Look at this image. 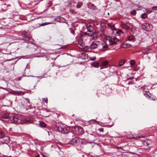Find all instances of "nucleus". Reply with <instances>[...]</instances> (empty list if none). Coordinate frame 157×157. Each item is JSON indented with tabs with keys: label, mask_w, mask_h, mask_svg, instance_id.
I'll list each match as a JSON object with an SVG mask.
<instances>
[{
	"label": "nucleus",
	"mask_w": 157,
	"mask_h": 157,
	"mask_svg": "<svg viewBox=\"0 0 157 157\" xmlns=\"http://www.w3.org/2000/svg\"><path fill=\"white\" fill-rule=\"evenodd\" d=\"M88 143L90 142H87L85 140L77 137L74 138L70 142L71 144L77 146H78L81 144L86 145Z\"/></svg>",
	"instance_id": "nucleus-1"
},
{
	"label": "nucleus",
	"mask_w": 157,
	"mask_h": 157,
	"mask_svg": "<svg viewBox=\"0 0 157 157\" xmlns=\"http://www.w3.org/2000/svg\"><path fill=\"white\" fill-rule=\"evenodd\" d=\"M10 117V120L11 123H16L19 119L18 115L17 114L12 113V115Z\"/></svg>",
	"instance_id": "nucleus-2"
},
{
	"label": "nucleus",
	"mask_w": 157,
	"mask_h": 157,
	"mask_svg": "<svg viewBox=\"0 0 157 157\" xmlns=\"http://www.w3.org/2000/svg\"><path fill=\"white\" fill-rule=\"evenodd\" d=\"M12 115V113H8L6 111L2 112L0 114V117L4 119H10V117Z\"/></svg>",
	"instance_id": "nucleus-3"
},
{
	"label": "nucleus",
	"mask_w": 157,
	"mask_h": 157,
	"mask_svg": "<svg viewBox=\"0 0 157 157\" xmlns=\"http://www.w3.org/2000/svg\"><path fill=\"white\" fill-rule=\"evenodd\" d=\"M142 28L144 30L147 31H150L152 30L151 25L146 23L142 25Z\"/></svg>",
	"instance_id": "nucleus-4"
},
{
	"label": "nucleus",
	"mask_w": 157,
	"mask_h": 157,
	"mask_svg": "<svg viewBox=\"0 0 157 157\" xmlns=\"http://www.w3.org/2000/svg\"><path fill=\"white\" fill-rule=\"evenodd\" d=\"M98 47L100 50L104 51L107 50L108 49L107 44L105 43H103L98 45Z\"/></svg>",
	"instance_id": "nucleus-5"
},
{
	"label": "nucleus",
	"mask_w": 157,
	"mask_h": 157,
	"mask_svg": "<svg viewBox=\"0 0 157 157\" xmlns=\"http://www.w3.org/2000/svg\"><path fill=\"white\" fill-rule=\"evenodd\" d=\"M10 90V93L15 96H22L24 94V93L22 91H16L11 89Z\"/></svg>",
	"instance_id": "nucleus-6"
},
{
	"label": "nucleus",
	"mask_w": 157,
	"mask_h": 157,
	"mask_svg": "<svg viewBox=\"0 0 157 157\" xmlns=\"http://www.w3.org/2000/svg\"><path fill=\"white\" fill-rule=\"evenodd\" d=\"M121 26L123 29L126 30H128L130 29L131 27L132 28V24L128 22H127L126 24H122Z\"/></svg>",
	"instance_id": "nucleus-7"
},
{
	"label": "nucleus",
	"mask_w": 157,
	"mask_h": 157,
	"mask_svg": "<svg viewBox=\"0 0 157 157\" xmlns=\"http://www.w3.org/2000/svg\"><path fill=\"white\" fill-rule=\"evenodd\" d=\"M107 25L112 30H114L116 31V33L117 34H119L121 32V31L120 30H116L114 28V25L113 24L108 23Z\"/></svg>",
	"instance_id": "nucleus-8"
},
{
	"label": "nucleus",
	"mask_w": 157,
	"mask_h": 157,
	"mask_svg": "<svg viewBox=\"0 0 157 157\" xmlns=\"http://www.w3.org/2000/svg\"><path fill=\"white\" fill-rule=\"evenodd\" d=\"M58 130L63 133H68V130L65 127H62L60 126L58 127Z\"/></svg>",
	"instance_id": "nucleus-9"
},
{
	"label": "nucleus",
	"mask_w": 157,
	"mask_h": 157,
	"mask_svg": "<svg viewBox=\"0 0 157 157\" xmlns=\"http://www.w3.org/2000/svg\"><path fill=\"white\" fill-rule=\"evenodd\" d=\"M88 8L90 9L93 10H96L97 9V7L94 4L89 2L87 4Z\"/></svg>",
	"instance_id": "nucleus-10"
},
{
	"label": "nucleus",
	"mask_w": 157,
	"mask_h": 157,
	"mask_svg": "<svg viewBox=\"0 0 157 157\" xmlns=\"http://www.w3.org/2000/svg\"><path fill=\"white\" fill-rule=\"evenodd\" d=\"M151 140H145L143 142V144L148 147H151Z\"/></svg>",
	"instance_id": "nucleus-11"
},
{
	"label": "nucleus",
	"mask_w": 157,
	"mask_h": 157,
	"mask_svg": "<svg viewBox=\"0 0 157 157\" xmlns=\"http://www.w3.org/2000/svg\"><path fill=\"white\" fill-rule=\"evenodd\" d=\"M86 28L88 32L93 33L94 30L93 26H92L90 24H88L87 25Z\"/></svg>",
	"instance_id": "nucleus-12"
},
{
	"label": "nucleus",
	"mask_w": 157,
	"mask_h": 157,
	"mask_svg": "<svg viewBox=\"0 0 157 157\" xmlns=\"http://www.w3.org/2000/svg\"><path fill=\"white\" fill-rule=\"evenodd\" d=\"M108 67V62L107 61H104L102 63V66L101 67V69L104 68H107Z\"/></svg>",
	"instance_id": "nucleus-13"
},
{
	"label": "nucleus",
	"mask_w": 157,
	"mask_h": 157,
	"mask_svg": "<svg viewBox=\"0 0 157 157\" xmlns=\"http://www.w3.org/2000/svg\"><path fill=\"white\" fill-rule=\"evenodd\" d=\"M79 57L83 59H86L88 57V55L85 53H82L79 54Z\"/></svg>",
	"instance_id": "nucleus-14"
},
{
	"label": "nucleus",
	"mask_w": 157,
	"mask_h": 157,
	"mask_svg": "<svg viewBox=\"0 0 157 157\" xmlns=\"http://www.w3.org/2000/svg\"><path fill=\"white\" fill-rule=\"evenodd\" d=\"M98 45L95 43H93L90 46V48L91 49H94L98 47Z\"/></svg>",
	"instance_id": "nucleus-15"
},
{
	"label": "nucleus",
	"mask_w": 157,
	"mask_h": 157,
	"mask_svg": "<svg viewBox=\"0 0 157 157\" xmlns=\"http://www.w3.org/2000/svg\"><path fill=\"white\" fill-rule=\"evenodd\" d=\"M151 51V50L150 48H147L143 52V53L144 54H147L150 53Z\"/></svg>",
	"instance_id": "nucleus-16"
},
{
	"label": "nucleus",
	"mask_w": 157,
	"mask_h": 157,
	"mask_svg": "<svg viewBox=\"0 0 157 157\" xmlns=\"http://www.w3.org/2000/svg\"><path fill=\"white\" fill-rule=\"evenodd\" d=\"M92 66L94 67L98 68L99 67V63L98 62H95L91 64Z\"/></svg>",
	"instance_id": "nucleus-17"
},
{
	"label": "nucleus",
	"mask_w": 157,
	"mask_h": 157,
	"mask_svg": "<svg viewBox=\"0 0 157 157\" xmlns=\"http://www.w3.org/2000/svg\"><path fill=\"white\" fill-rule=\"evenodd\" d=\"M6 102L7 104V105H5V106H10L12 105V102L10 100H6Z\"/></svg>",
	"instance_id": "nucleus-18"
},
{
	"label": "nucleus",
	"mask_w": 157,
	"mask_h": 157,
	"mask_svg": "<svg viewBox=\"0 0 157 157\" xmlns=\"http://www.w3.org/2000/svg\"><path fill=\"white\" fill-rule=\"evenodd\" d=\"M143 94L145 95L147 98H149L150 99L152 100V99L151 98V97L150 96L148 95L147 94L146 91H143Z\"/></svg>",
	"instance_id": "nucleus-19"
},
{
	"label": "nucleus",
	"mask_w": 157,
	"mask_h": 157,
	"mask_svg": "<svg viewBox=\"0 0 157 157\" xmlns=\"http://www.w3.org/2000/svg\"><path fill=\"white\" fill-rule=\"evenodd\" d=\"M114 39L113 38H111L109 40V42L110 45H112L113 44H115L114 42Z\"/></svg>",
	"instance_id": "nucleus-20"
},
{
	"label": "nucleus",
	"mask_w": 157,
	"mask_h": 157,
	"mask_svg": "<svg viewBox=\"0 0 157 157\" xmlns=\"http://www.w3.org/2000/svg\"><path fill=\"white\" fill-rule=\"evenodd\" d=\"M46 125V124L43 122H40L39 124V126L41 127H45Z\"/></svg>",
	"instance_id": "nucleus-21"
},
{
	"label": "nucleus",
	"mask_w": 157,
	"mask_h": 157,
	"mask_svg": "<svg viewBox=\"0 0 157 157\" xmlns=\"http://www.w3.org/2000/svg\"><path fill=\"white\" fill-rule=\"evenodd\" d=\"M147 17V13H144L141 15V18L143 19H145Z\"/></svg>",
	"instance_id": "nucleus-22"
},
{
	"label": "nucleus",
	"mask_w": 157,
	"mask_h": 157,
	"mask_svg": "<svg viewBox=\"0 0 157 157\" xmlns=\"http://www.w3.org/2000/svg\"><path fill=\"white\" fill-rule=\"evenodd\" d=\"M134 39V36L133 35H131L128 37V40L130 41H133Z\"/></svg>",
	"instance_id": "nucleus-23"
},
{
	"label": "nucleus",
	"mask_w": 157,
	"mask_h": 157,
	"mask_svg": "<svg viewBox=\"0 0 157 157\" xmlns=\"http://www.w3.org/2000/svg\"><path fill=\"white\" fill-rule=\"evenodd\" d=\"M82 6V2H78L76 5V7L78 8H80Z\"/></svg>",
	"instance_id": "nucleus-24"
},
{
	"label": "nucleus",
	"mask_w": 157,
	"mask_h": 157,
	"mask_svg": "<svg viewBox=\"0 0 157 157\" xmlns=\"http://www.w3.org/2000/svg\"><path fill=\"white\" fill-rule=\"evenodd\" d=\"M5 136V135L4 132L2 131H0V138H2Z\"/></svg>",
	"instance_id": "nucleus-25"
},
{
	"label": "nucleus",
	"mask_w": 157,
	"mask_h": 157,
	"mask_svg": "<svg viewBox=\"0 0 157 157\" xmlns=\"http://www.w3.org/2000/svg\"><path fill=\"white\" fill-rule=\"evenodd\" d=\"M124 61L123 60H121V61H120L118 63V65L119 66H122L124 65Z\"/></svg>",
	"instance_id": "nucleus-26"
},
{
	"label": "nucleus",
	"mask_w": 157,
	"mask_h": 157,
	"mask_svg": "<svg viewBox=\"0 0 157 157\" xmlns=\"http://www.w3.org/2000/svg\"><path fill=\"white\" fill-rule=\"evenodd\" d=\"M24 76H26L24 75H22V76H21L20 77H18L17 78H16L15 80L16 81H20V80H21V78L23 77H24Z\"/></svg>",
	"instance_id": "nucleus-27"
},
{
	"label": "nucleus",
	"mask_w": 157,
	"mask_h": 157,
	"mask_svg": "<svg viewBox=\"0 0 157 157\" xmlns=\"http://www.w3.org/2000/svg\"><path fill=\"white\" fill-rule=\"evenodd\" d=\"M52 23L50 22H45L41 24L40 25V26H44L46 25L51 24Z\"/></svg>",
	"instance_id": "nucleus-28"
},
{
	"label": "nucleus",
	"mask_w": 157,
	"mask_h": 157,
	"mask_svg": "<svg viewBox=\"0 0 157 157\" xmlns=\"http://www.w3.org/2000/svg\"><path fill=\"white\" fill-rule=\"evenodd\" d=\"M69 30L70 32L71 33V34H72L73 35H74L75 33V32L74 30L71 28H69Z\"/></svg>",
	"instance_id": "nucleus-29"
},
{
	"label": "nucleus",
	"mask_w": 157,
	"mask_h": 157,
	"mask_svg": "<svg viewBox=\"0 0 157 157\" xmlns=\"http://www.w3.org/2000/svg\"><path fill=\"white\" fill-rule=\"evenodd\" d=\"M131 14L133 15H135L136 14V10H132L130 13Z\"/></svg>",
	"instance_id": "nucleus-30"
},
{
	"label": "nucleus",
	"mask_w": 157,
	"mask_h": 157,
	"mask_svg": "<svg viewBox=\"0 0 157 157\" xmlns=\"http://www.w3.org/2000/svg\"><path fill=\"white\" fill-rule=\"evenodd\" d=\"M113 38L114 39V42L115 44H116V43L119 41V39L115 37Z\"/></svg>",
	"instance_id": "nucleus-31"
},
{
	"label": "nucleus",
	"mask_w": 157,
	"mask_h": 157,
	"mask_svg": "<svg viewBox=\"0 0 157 157\" xmlns=\"http://www.w3.org/2000/svg\"><path fill=\"white\" fill-rule=\"evenodd\" d=\"M99 33V31L98 30H94V31H93V35H94V34H97V33Z\"/></svg>",
	"instance_id": "nucleus-32"
},
{
	"label": "nucleus",
	"mask_w": 157,
	"mask_h": 157,
	"mask_svg": "<svg viewBox=\"0 0 157 157\" xmlns=\"http://www.w3.org/2000/svg\"><path fill=\"white\" fill-rule=\"evenodd\" d=\"M130 63L131 65L133 66L135 64V62L134 60H132L130 61Z\"/></svg>",
	"instance_id": "nucleus-33"
},
{
	"label": "nucleus",
	"mask_w": 157,
	"mask_h": 157,
	"mask_svg": "<svg viewBox=\"0 0 157 157\" xmlns=\"http://www.w3.org/2000/svg\"><path fill=\"white\" fill-rule=\"evenodd\" d=\"M96 57L95 56L93 57H91L90 58V60L92 61H94L96 59Z\"/></svg>",
	"instance_id": "nucleus-34"
},
{
	"label": "nucleus",
	"mask_w": 157,
	"mask_h": 157,
	"mask_svg": "<svg viewBox=\"0 0 157 157\" xmlns=\"http://www.w3.org/2000/svg\"><path fill=\"white\" fill-rule=\"evenodd\" d=\"M146 12L148 14L152 12V11L149 9H147L146 10Z\"/></svg>",
	"instance_id": "nucleus-35"
},
{
	"label": "nucleus",
	"mask_w": 157,
	"mask_h": 157,
	"mask_svg": "<svg viewBox=\"0 0 157 157\" xmlns=\"http://www.w3.org/2000/svg\"><path fill=\"white\" fill-rule=\"evenodd\" d=\"M132 149H133L135 152L137 151L138 149L136 146H133L132 147Z\"/></svg>",
	"instance_id": "nucleus-36"
},
{
	"label": "nucleus",
	"mask_w": 157,
	"mask_h": 157,
	"mask_svg": "<svg viewBox=\"0 0 157 157\" xmlns=\"http://www.w3.org/2000/svg\"><path fill=\"white\" fill-rule=\"evenodd\" d=\"M105 29V27L104 25L101 26V30L103 31Z\"/></svg>",
	"instance_id": "nucleus-37"
},
{
	"label": "nucleus",
	"mask_w": 157,
	"mask_h": 157,
	"mask_svg": "<svg viewBox=\"0 0 157 157\" xmlns=\"http://www.w3.org/2000/svg\"><path fill=\"white\" fill-rule=\"evenodd\" d=\"M129 154L132 155H136L137 154L136 152H130Z\"/></svg>",
	"instance_id": "nucleus-38"
},
{
	"label": "nucleus",
	"mask_w": 157,
	"mask_h": 157,
	"mask_svg": "<svg viewBox=\"0 0 157 157\" xmlns=\"http://www.w3.org/2000/svg\"><path fill=\"white\" fill-rule=\"evenodd\" d=\"M152 9L154 10H157V6H154L152 7Z\"/></svg>",
	"instance_id": "nucleus-39"
},
{
	"label": "nucleus",
	"mask_w": 157,
	"mask_h": 157,
	"mask_svg": "<svg viewBox=\"0 0 157 157\" xmlns=\"http://www.w3.org/2000/svg\"><path fill=\"white\" fill-rule=\"evenodd\" d=\"M94 121V122H97V123H98L99 122L98 121H97L95 120H94V119H93V120H90L89 122L90 123V124H91V121Z\"/></svg>",
	"instance_id": "nucleus-40"
},
{
	"label": "nucleus",
	"mask_w": 157,
	"mask_h": 157,
	"mask_svg": "<svg viewBox=\"0 0 157 157\" xmlns=\"http://www.w3.org/2000/svg\"><path fill=\"white\" fill-rule=\"evenodd\" d=\"M69 11L72 14L74 12V10L72 9H71L69 10Z\"/></svg>",
	"instance_id": "nucleus-41"
},
{
	"label": "nucleus",
	"mask_w": 157,
	"mask_h": 157,
	"mask_svg": "<svg viewBox=\"0 0 157 157\" xmlns=\"http://www.w3.org/2000/svg\"><path fill=\"white\" fill-rule=\"evenodd\" d=\"M145 58H146V59H147L148 60V62L149 61V60L150 59V57H149L148 56H146Z\"/></svg>",
	"instance_id": "nucleus-42"
},
{
	"label": "nucleus",
	"mask_w": 157,
	"mask_h": 157,
	"mask_svg": "<svg viewBox=\"0 0 157 157\" xmlns=\"http://www.w3.org/2000/svg\"><path fill=\"white\" fill-rule=\"evenodd\" d=\"M78 129L80 130V131L81 132V133L82 132L83 129L81 127H79L78 128Z\"/></svg>",
	"instance_id": "nucleus-43"
},
{
	"label": "nucleus",
	"mask_w": 157,
	"mask_h": 157,
	"mask_svg": "<svg viewBox=\"0 0 157 157\" xmlns=\"http://www.w3.org/2000/svg\"><path fill=\"white\" fill-rule=\"evenodd\" d=\"M43 99V100H44V101L46 103H47V102H48L47 98H44V99Z\"/></svg>",
	"instance_id": "nucleus-44"
},
{
	"label": "nucleus",
	"mask_w": 157,
	"mask_h": 157,
	"mask_svg": "<svg viewBox=\"0 0 157 157\" xmlns=\"http://www.w3.org/2000/svg\"><path fill=\"white\" fill-rule=\"evenodd\" d=\"M93 35V33H87L86 35L90 36H91Z\"/></svg>",
	"instance_id": "nucleus-45"
},
{
	"label": "nucleus",
	"mask_w": 157,
	"mask_h": 157,
	"mask_svg": "<svg viewBox=\"0 0 157 157\" xmlns=\"http://www.w3.org/2000/svg\"><path fill=\"white\" fill-rule=\"evenodd\" d=\"M103 129H104L103 128H99L98 130L100 132H103Z\"/></svg>",
	"instance_id": "nucleus-46"
},
{
	"label": "nucleus",
	"mask_w": 157,
	"mask_h": 157,
	"mask_svg": "<svg viewBox=\"0 0 157 157\" xmlns=\"http://www.w3.org/2000/svg\"><path fill=\"white\" fill-rule=\"evenodd\" d=\"M90 136L91 137H94V138H93V140H95V138H94V136L92 135H90Z\"/></svg>",
	"instance_id": "nucleus-47"
},
{
	"label": "nucleus",
	"mask_w": 157,
	"mask_h": 157,
	"mask_svg": "<svg viewBox=\"0 0 157 157\" xmlns=\"http://www.w3.org/2000/svg\"><path fill=\"white\" fill-rule=\"evenodd\" d=\"M56 21H60V19L59 18H56Z\"/></svg>",
	"instance_id": "nucleus-48"
},
{
	"label": "nucleus",
	"mask_w": 157,
	"mask_h": 157,
	"mask_svg": "<svg viewBox=\"0 0 157 157\" xmlns=\"http://www.w3.org/2000/svg\"><path fill=\"white\" fill-rule=\"evenodd\" d=\"M89 48V47L88 46H86L84 47V49L86 50L88 49Z\"/></svg>",
	"instance_id": "nucleus-49"
},
{
	"label": "nucleus",
	"mask_w": 157,
	"mask_h": 157,
	"mask_svg": "<svg viewBox=\"0 0 157 157\" xmlns=\"http://www.w3.org/2000/svg\"><path fill=\"white\" fill-rule=\"evenodd\" d=\"M122 47L124 48H126L127 47V46L125 44L123 45Z\"/></svg>",
	"instance_id": "nucleus-50"
},
{
	"label": "nucleus",
	"mask_w": 157,
	"mask_h": 157,
	"mask_svg": "<svg viewBox=\"0 0 157 157\" xmlns=\"http://www.w3.org/2000/svg\"><path fill=\"white\" fill-rule=\"evenodd\" d=\"M155 83H157V78H155Z\"/></svg>",
	"instance_id": "nucleus-51"
},
{
	"label": "nucleus",
	"mask_w": 157,
	"mask_h": 157,
	"mask_svg": "<svg viewBox=\"0 0 157 157\" xmlns=\"http://www.w3.org/2000/svg\"><path fill=\"white\" fill-rule=\"evenodd\" d=\"M42 155L43 157H47L45 155L43 154H42Z\"/></svg>",
	"instance_id": "nucleus-52"
},
{
	"label": "nucleus",
	"mask_w": 157,
	"mask_h": 157,
	"mask_svg": "<svg viewBox=\"0 0 157 157\" xmlns=\"http://www.w3.org/2000/svg\"><path fill=\"white\" fill-rule=\"evenodd\" d=\"M45 109L46 110V112H49V111H48L47 109Z\"/></svg>",
	"instance_id": "nucleus-53"
},
{
	"label": "nucleus",
	"mask_w": 157,
	"mask_h": 157,
	"mask_svg": "<svg viewBox=\"0 0 157 157\" xmlns=\"http://www.w3.org/2000/svg\"><path fill=\"white\" fill-rule=\"evenodd\" d=\"M87 33H86V32H84V34H85V35H87Z\"/></svg>",
	"instance_id": "nucleus-54"
},
{
	"label": "nucleus",
	"mask_w": 157,
	"mask_h": 157,
	"mask_svg": "<svg viewBox=\"0 0 157 157\" xmlns=\"http://www.w3.org/2000/svg\"><path fill=\"white\" fill-rule=\"evenodd\" d=\"M132 83V82H129L128 83V84H131Z\"/></svg>",
	"instance_id": "nucleus-55"
},
{
	"label": "nucleus",
	"mask_w": 157,
	"mask_h": 157,
	"mask_svg": "<svg viewBox=\"0 0 157 157\" xmlns=\"http://www.w3.org/2000/svg\"><path fill=\"white\" fill-rule=\"evenodd\" d=\"M0 88H2V89H6V88H3V87H0Z\"/></svg>",
	"instance_id": "nucleus-56"
},
{
	"label": "nucleus",
	"mask_w": 157,
	"mask_h": 157,
	"mask_svg": "<svg viewBox=\"0 0 157 157\" xmlns=\"http://www.w3.org/2000/svg\"><path fill=\"white\" fill-rule=\"evenodd\" d=\"M28 39L29 40H31V39H30V38L29 37H28Z\"/></svg>",
	"instance_id": "nucleus-57"
},
{
	"label": "nucleus",
	"mask_w": 157,
	"mask_h": 157,
	"mask_svg": "<svg viewBox=\"0 0 157 157\" xmlns=\"http://www.w3.org/2000/svg\"><path fill=\"white\" fill-rule=\"evenodd\" d=\"M48 135L49 136V135H50V134H49V132L48 131Z\"/></svg>",
	"instance_id": "nucleus-58"
},
{
	"label": "nucleus",
	"mask_w": 157,
	"mask_h": 157,
	"mask_svg": "<svg viewBox=\"0 0 157 157\" xmlns=\"http://www.w3.org/2000/svg\"><path fill=\"white\" fill-rule=\"evenodd\" d=\"M28 122H29L30 123H31V122H30V120H28Z\"/></svg>",
	"instance_id": "nucleus-59"
},
{
	"label": "nucleus",
	"mask_w": 157,
	"mask_h": 157,
	"mask_svg": "<svg viewBox=\"0 0 157 157\" xmlns=\"http://www.w3.org/2000/svg\"><path fill=\"white\" fill-rule=\"evenodd\" d=\"M156 58L157 59V54L156 55Z\"/></svg>",
	"instance_id": "nucleus-60"
},
{
	"label": "nucleus",
	"mask_w": 157,
	"mask_h": 157,
	"mask_svg": "<svg viewBox=\"0 0 157 157\" xmlns=\"http://www.w3.org/2000/svg\"><path fill=\"white\" fill-rule=\"evenodd\" d=\"M36 57H40V56H36Z\"/></svg>",
	"instance_id": "nucleus-61"
},
{
	"label": "nucleus",
	"mask_w": 157,
	"mask_h": 157,
	"mask_svg": "<svg viewBox=\"0 0 157 157\" xmlns=\"http://www.w3.org/2000/svg\"><path fill=\"white\" fill-rule=\"evenodd\" d=\"M132 157H136V156H133Z\"/></svg>",
	"instance_id": "nucleus-62"
},
{
	"label": "nucleus",
	"mask_w": 157,
	"mask_h": 157,
	"mask_svg": "<svg viewBox=\"0 0 157 157\" xmlns=\"http://www.w3.org/2000/svg\"><path fill=\"white\" fill-rule=\"evenodd\" d=\"M51 64H52V65H53L54 64H53L52 63H51Z\"/></svg>",
	"instance_id": "nucleus-63"
},
{
	"label": "nucleus",
	"mask_w": 157,
	"mask_h": 157,
	"mask_svg": "<svg viewBox=\"0 0 157 157\" xmlns=\"http://www.w3.org/2000/svg\"><path fill=\"white\" fill-rule=\"evenodd\" d=\"M51 64H52V65H53L54 64H53L52 63H51Z\"/></svg>",
	"instance_id": "nucleus-64"
}]
</instances>
